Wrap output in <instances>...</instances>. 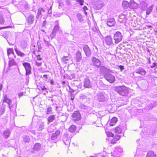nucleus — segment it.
I'll return each mask as SVG.
<instances>
[{"instance_id": "423d86ee", "label": "nucleus", "mask_w": 157, "mask_h": 157, "mask_svg": "<svg viewBox=\"0 0 157 157\" xmlns=\"http://www.w3.org/2000/svg\"><path fill=\"white\" fill-rule=\"evenodd\" d=\"M92 61L93 65L97 68H99L101 65V62L99 60L95 57H93L92 59Z\"/></svg>"}, {"instance_id": "412c9836", "label": "nucleus", "mask_w": 157, "mask_h": 157, "mask_svg": "<svg viewBox=\"0 0 157 157\" xmlns=\"http://www.w3.org/2000/svg\"><path fill=\"white\" fill-rule=\"evenodd\" d=\"M45 12V10H44L42 8H40L38 10L36 18L38 19L39 17H41L42 12Z\"/></svg>"}, {"instance_id": "ea45409f", "label": "nucleus", "mask_w": 157, "mask_h": 157, "mask_svg": "<svg viewBox=\"0 0 157 157\" xmlns=\"http://www.w3.org/2000/svg\"><path fill=\"white\" fill-rule=\"evenodd\" d=\"M52 111V108L51 107H49L48 108L46 112L47 114H50Z\"/></svg>"}, {"instance_id": "c03bdc74", "label": "nucleus", "mask_w": 157, "mask_h": 157, "mask_svg": "<svg viewBox=\"0 0 157 157\" xmlns=\"http://www.w3.org/2000/svg\"><path fill=\"white\" fill-rule=\"evenodd\" d=\"M44 126L43 123L40 124L39 125V129L40 130H42L44 128Z\"/></svg>"}, {"instance_id": "4d7b16f0", "label": "nucleus", "mask_w": 157, "mask_h": 157, "mask_svg": "<svg viewBox=\"0 0 157 157\" xmlns=\"http://www.w3.org/2000/svg\"><path fill=\"white\" fill-rule=\"evenodd\" d=\"M40 88H41V89L42 90H43L46 89V88H45V87L44 86H40Z\"/></svg>"}, {"instance_id": "49530a36", "label": "nucleus", "mask_w": 157, "mask_h": 157, "mask_svg": "<svg viewBox=\"0 0 157 157\" xmlns=\"http://www.w3.org/2000/svg\"><path fill=\"white\" fill-rule=\"evenodd\" d=\"M77 17L78 18V20L80 21H81V19H82V16L80 13H78L77 15Z\"/></svg>"}, {"instance_id": "f03ea898", "label": "nucleus", "mask_w": 157, "mask_h": 157, "mask_svg": "<svg viewBox=\"0 0 157 157\" xmlns=\"http://www.w3.org/2000/svg\"><path fill=\"white\" fill-rule=\"evenodd\" d=\"M113 39L116 44L120 42L122 39V36L121 33L119 32H116L114 35Z\"/></svg>"}, {"instance_id": "f704fd0d", "label": "nucleus", "mask_w": 157, "mask_h": 157, "mask_svg": "<svg viewBox=\"0 0 157 157\" xmlns=\"http://www.w3.org/2000/svg\"><path fill=\"white\" fill-rule=\"evenodd\" d=\"M94 6L95 9L99 10L102 8V5L101 4H96Z\"/></svg>"}, {"instance_id": "e433bc0d", "label": "nucleus", "mask_w": 157, "mask_h": 157, "mask_svg": "<svg viewBox=\"0 0 157 157\" xmlns=\"http://www.w3.org/2000/svg\"><path fill=\"white\" fill-rule=\"evenodd\" d=\"M98 98H103L104 97V93L102 92H100L97 95Z\"/></svg>"}, {"instance_id": "ddd939ff", "label": "nucleus", "mask_w": 157, "mask_h": 157, "mask_svg": "<svg viewBox=\"0 0 157 157\" xmlns=\"http://www.w3.org/2000/svg\"><path fill=\"white\" fill-rule=\"evenodd\" d=\"M130 6L133 9H136L139 7V5L136 3L133 0H130L129 2Z\"/></svg>"}, {"instance_id": "de8ad7c7", "label": "nucleus", "mask_w": 157, "mask_h": 157, "mask_svg": "<svg viewBox=\"0 0 157 157\" xmlns=\"http://www.w3.org/2000/svg\"><path fill=\"white\" fill-rule=\"evenodd\" d=\"M87 97V96H86V95L83 94H81L79 96L80 98H85Z\"/></svg>"}, {"instance_id": "9d476101", "label": "nucleus", "mask_w": 157, "mask_h": 157, "mask_svg": "<svg viewBox=\"0 0 157 157\" xmlns=\"http://www.w3.org/2000/svg\"><path fill=\"white\" fill-rule=\"evenodd\" d=\"M84 86L85 87L89 88L91 87L90 81L88 77H86L84 79Z\"/></svg>"}, {"instance_id": "13d9d810", "label": "nucleus", "mask_w": 157, "mask_h": 157, "mask_svg": "<svg viewBox=\"0 0 157 157\" xmlns=\"http://www.w3.org/2000/svg\"><path fill=\"white\" fill-rule=\"evenodd\" d=\"M74 92H72L70 93V94L71 96V98H74L75 97V96L73 94Z\"/></svg>"}, {"instance_id": "473e14b6", "label": "nucleus", "mask_w": 157, "mask_h": 157, "mask_svg": "<svg viewBox=\"0 0 157 157\" xmlns=\"http://www.w3.org/2000/svg\"><path fill=\"white\" fill-rule=\"evenodd\" d=\"M153 8V6H149L147 10L146 14L149 15L151 12Z\"/></svg>"}, {"instance_id": "72a5a7b5", "label": "nucleus", "mask_w": 157, "mask_h": 157, "mask_svg": "<svg viewBox=\"0 0 157 157\" xmlns=\"http://www.w3.org/2000/svg\"><path fill=\"white\" fill-rule=\"evenodd\" d=\"M121 129L119 127H117L115 129V132L117 134H119L121 133Z\"/></svg>"}, {"instance_id": "a878e982", "label": "nucleus", "mask_w": 157, "mask_h": 157, "mask_svg": "<svg viewBox=\"0 0 157 157\" xmlns=\"http://www.w3.org/2000/svg\"><path fill=\"white\" fill-rule=\"evenodd\" d=\"M16 62L13 59H11L9 61V67H11L12 66L16 65Z\"/></svg>"}, {"instance_id": "774afa93", "label": "nucleus", "mask_w": 157, "mask_h": 157, "mask_svg": "<svg viewBox=\"0 0 157 157\" xmlns=\"http://www.w3.org/2000/svg\"><path fill=\"white\" fill-rule=\"evenodd\" d=\"M37 60H40L42 59V58H41L40 57H39L38 56H37Z\"/></svg>"}, {"instance_id": "680f3d73", "label": "nucleus", "mask_w": 157, "mask_h": 157, "mask_svg": "<svg viewBox=\"0 0 157 157\" xmlns=\"http://www.w3.org/2000/svg\"><path fill=\"white\" fill-rule=\"evenodd\" d=\"M71 76L72 78L73 79L75 78V74H71Z\"/></svg>"}, {"instance_id": "a211bd4d", "label": "nucleus", "mask_w": 157, "mask_h": 157, "mask_svg": "<svg viewBox=\"0 0 157 157\" xmlns=\"http://www.w3.org/2000/svg\"><path fill=\"white\" fill-rule=\"evenodd\" d=\"M14 50L17 56L21 57H24L25 56V54L17 49V48L16 46L14 47Z\"/></svg>"}, {"instance_id": "f257e3e1", "label": "nucleus", "mask_w": 157, "mask_h": 157, "mask_svg": "<svg viewBox=\"0 0 157 157\" xmlns=\"http://www.w3.org/2000/svg\"><path fill=\"white\" fill-rule=\"evenodd\" d=\"M116 90L120 95L126 96L128 94V90L127 88L124 86H119L116 88Z\"/></svg>"}, {"instance_id": "dca6fc26", "label": "nucleus", "mask_w": 157, "mask_h": 157, "mask_svg": "<svg viewBox=\"0 0 157 157\" xmlns=\"http://www.w3.org/2000/svg\"><path fill=\"white\" fill-rule=\"evenodd\" d=\"M100 71L104 74H108L110 72V70L104 66H101L100 68Z\"/></svg>"}, {"instance_id": "bf43d9fd", "label": "nucleus", "mask_w": 157, "mask_h": 157, "mask_svg": "<svg viewBox=\"0 0 157 157\" xmlns=\"http://www.w3.org/2000/svg\"><path fill=\"white\" fill-rule=\"evenodd\" d=\"M23 95V92H20L18 94V97L19 98L21 97Z\"/></svg>"}, {"instance_id": "8fccbe9b", "label": "nucleus", "mask_w": 157, "mask_h": 157, "mask_svg": "<svg viewBox=\"0 0 157 157\" xmlns=\"http://www.w3.org/2000/svg\"><path fill=\"white\" fill-rule=\"evenodd\" d=\"M157 65V64L155 63H153L152 65L150 67L151 68H153L154 67H156Z\"/></svg>"}, {"instance_id": "a18cd8bd", "label": "nucleus", "mask_w": 157, "mask_h": 157, "mask_svg": "<svg viewBox=\"0 0 157 157\" xmlns=\"http://www.w3.org/2000/svg\"><path fill=\"white\" fill-rule=\"evenodd\" d=\"M67 56H63V57H62V61L64 62L68 61V59H67Z\"/></svg>"}, {"instance_id": "5fc2aeb1", "label": "nucleus", "mask_w": 157, "mask_h": 157, "mask_svg": "<svg viewBox=\"0 0 157 157\" xmlns=\"http://www.w3.org/2000/svg\"><path fill=\"white\" fill-rule=\"evenodd\" d=\"M52 6H51L50 7V8L48 10V13L49 14H50L52 13Z\"/></svg>"}, {"instance_id": "6e6d98bb", "label": "nucleus", "mask_w": 157, "mask_h": 157, "mask_svg": "<svg viewBox=\"0 0 157 157\" xmlns=\"http://www.w3.org/2000/svg\"><path fill=\"white\" fill-rule=\"evenodd\" d=\"M84 2V1L82 0H80L79 2H78L79 4H80V5H83V3Z\"/></svg>"}, {"instance_id": "6ab92c4d", "label": "nucleus", "mask_w": 157, "mask_h": 157, "mask_svg": "<svg viewBox=\"0 0 157 157\" xmlns=\"http://www.w3.org/2000/svg\"><path fill=\"white\" fill-rule=\"evenodd\" d=\"M82 58L81 53L79 51L76 52V54L75 60L77 62H79Z\"/></svg>"}, {"instance_id": "393cba45", "label": "nucleus", "mask_w": 157, "mask_h": 157, "mask_svg": "<svg viewBox=\"0 0 157 157\" xmlns=\"http://www.w3.org/2000/svg\"><path fill=\"white\" fill-rule=\"evenodd\" d=\"M59 134V131H56L54 133L52 134L51 137V139L52 140H55Z\"/></svg>"}, {"instance_id": "79ce46f5", "label": "nucleus", "mask_w": 157, "mask_h": 157, "mask_svg": "<svg viewBox=\"0 0 157 157\" xmlns=\"http://www.w3.org/2000/svg\"><path fill=\"white\" fill-rule=\"evenodd\" d=\"M5 111V108L4 107H2L0 109V114L1 115H2L4 113Z\"/></svg>"}, {"instance_id": "f3484780", "label": "nucleus", "mask_w": 157, "mask_h": 157, "mask_svg": "<svg viewBox=\"0 0 157 157\" xmlns=\"http://www.w3.org/2000/svg\"><path fill=\"white\" fill-rule=\"evenodd\" d=\"M10 134V130L9 129L5 130L3 132V136L6 139H7L9 137Z\"/></svg>"}, {"instance_id": "2f4dec72", "label": "nucleus", "mask_w": 157, "mask_h": 157, "mask_svg": "<svg viewBox=\"0 0 157 157\" xmlns=\"http://www.w3.org/2000/svg\"><path fill=\"white\" fill-rule=\"evenodd\" d=\"M12 54L13 55H14V53L13 52V48H9L7 49V54L8 56L9 57V56L10 54Z\"/></svg>"}, {"instance_id": "603ef678", "label": "nucleus", "mask_w": 157, "mask_h": 157, "mask_svg": "<svg viewBox=\"0 0 157 157\" xmlns=\"http://www.w3.org/2000/svg\"><path fill=\"white\" fill-rule=\"evenodd\" d=\"M117 141L120 138V136H117L114 138Z\"/></svg>"}, {"instance_id": "f8f14e48", "label": "nucleus", "mask_w": 157, "mask_h": 157, "mask_svg": "<svg viewBox=\"0 0 157 157\" xmlns=\"http://www.w3.org/2000/svg\"><path fill=\"white\" fill-rule=\"evenodd\" d=\"M63 140L65 145L68 146L70 144V139L68 138V135L67 133L64 135Z\"/></svg>"}, {"instance_id": "4c0bfd02", "label": "nucleus", "mask_w": 157, "mask_h": 157, "mask_svg": "<svg viewBox=\"0 0 157 157\" xmlns=\"http://www.w3.org/2000/svg\"><path fill=\"white\" fill-rule=\"evenodd\" d=\"M55 119V116L52 115L49 117L48 119V121L49 122H52Z\"/></svg>"}, {"instance_id": "e2e57ef3", "label": "nucleus", "mask_w": 157, "mask_h": 157, "mask_svg": "<svg viewBox=\"0 0 157 157\" xmlns=\"http://www.w3.org/2000/svg\"><path fill=\"white\" fill-rule=\"evenodd\" d=\"M69 91L70 93L74 92V90L73 89H71L69 86Z\"/></svg>"}, {"instance_id": "c85d7f7f", "label": "nucleus", "mask_w": 157, "mask_h": 157, "mask_svg": "<svg viewBox=\"0 0 157 157\" xmlns=\"http://www.w3.org/2000/svg\"><path fill=\"white\" fill-rule=\"evenodd\" d=\"M23 140L25 143H29L30 141V139L29 136H25L23 137Z\"/></svg>"}, {"instance_id": "4468645a", "label": "nucleus", "mask_w": 157, "mask_h": 157, "mask_svg": "<svg viewBox=\"0 0 157 157\" xmlns=\"http://www.w3.org/2000/svg\"><path fill=\"white\" fill-rule=\"evenodd\" d=\"M105 41L106 43L108 45H110L113 43V39L110 36H108L105 37Z\"/></svg>"}, {"instance_id": "bb28decb", "label": "nucleus", "mask_w": 157, "mask_h": 157, "mask_svg": "<svg viewBox=\"0 0 157 157\" xmlns=\"http://www.w3.org/2000/svg\"><path fill=\"white\" fill-rule=\"evenodd\" d=\"M3 101L4 102H6L9 105V107L11 109L13 107L12 106L10 105L11 101L9 99H4Z\"/></svg>"}, {"instance_id": "c9c22d12", "label": "nucleus", "mask_w": 157, "mask_h": 157, "mask_svg": "<svg viewBox=\"0 0 157 157\" xmlns=\"http://www.w3.org/2000/svg\"><path fill=\"white\" fill-rule=\"evenodd\" d=\"M21 45L23 48H25L27 46V44L25 41H23L21 42Z\"/></svg>"}, {"instance_id": "338daca9", "label": "nucleus", "mask_w": 157, "mask_h": 157, "mask_svg": "<svg viewBox=\"0 0 157 157\" xmlns=\"http://www.w3.org/2000/svg\"><path fill=\"white\" fill-rule=\"evenodd\" d=\"M29 131L30 132H31L32 133L35 134V132L34 130H29Z\"/></svg>"}, {"instance_id": "39448f33", "label": "nucleus", "mask_w": 157, "mask_h": 157, "mask_svg": "<svg viewBox=\"0 0 157 157\" xmlns=\"http://www.w3.org/2000/svg\"><path fill=\"white\" fill-rule=\"evenodd\" d=\"M122 152V149L119 147H117L115 148L114 152L113 153V156L115 157H120V155H121ZM113 153H111L112 155Z\"/></svg>"}, {"instance_id": "3c124183", "label": "nucleus", "mask_w": 157, "mask_h": 157, "mask_svg": "<svg viewBox=\"0 0 157 157\" xmlns=\"http://www.w3.org/2000/svg\"><path fill=\"white\" fill-rule=\"evenodd\" d=\"M117 140L115 139L114 138L113 140L111 141V143L113 144H114L116 143Z\"/></svg>"}, {"instance_id": "1a4fd4ad", "label": "nucleus", "mask_w": 157, "mask_h": 157, "mask_svg": "<svg viewBox=\"0 0 157 157\" xmlns=\"http://www.w3.org/2000/svg\"><path fill=\"white\" fill-rule=\"evenodd\" d=\"M116 22L114 18H109L107 19L106 24L109 27L113 26Z\"/></svg>"}, {"instance_id": "20e7f679", "label": "nucleus", "mask_w": 157, "mask_h": 157, "mask_svg": "<svg viewBox=\"0 0 157 157\" xmlns=\"http://www.w3.org/2000/svg\"><path fill=\"white\" fill-rule=\"evenodd\" d=\"M104 78L110 83L114 82L115 78L114 77L109 73L105 74L104 75Z\"/></svg>"}, {"instance_id": "052dcab7", "label": "nucleus", "mask_w": 157, "mask_h": 157, "mask_svg": "<svg viewBox=\"0 0 157 157\" xmlns=\"http://www.w3.org/2000/svg\"><path fill=\"white\" fill-rule=\"evenodd\" d=\"M43 78H44L45 80H46L48 79V76L46 75H43Z\"/></svg>"}, {"instance_id": "cd10ccee", "label": "nucleus", "mask_w": 157, "mask_h": 157, "mask_svg": "<svg viewBox=\"0 0 157 157\" xmlns=\"http://www.w3.org/2000/svg\"><path fill=\"white\" fill-rule=\"evenodd\" d=\"M147 157H156V155L153 151H150L147 152Z\"/></svg>"}, {"instance_id": "69168bd1", "label": "nucleus", "mask_w": 157, "mask_h": 157, "mask_svg": "<svg viewBox=\"0 0 157 157\" xmlns=\"http://www.w3.org/2000/svg\"><path fill=\"white\" fill-rule=\"evenodd\" d=\"M81 107L82 108H83L84 109H86L87 108V107L86 106H85L84 105H82Z\"/></svg>"}, {"instance_id": "4be33fe9", "label": "nucleus", "mask_w": 157, "mask_h": 157, "mask_svg": "<svg viewBox=\"0 0 157 157\" xmlns=\"http://www.w3.org/2000/svg\"><path fill=\"white\" fill-rule=\"evenodd\" d=\"M126 18L125 16L121 15L119 16L118 21L121 23H125L126 21Z\"/></svg>"}, {"instance_id": "5701e85b", "label": "nucleus", "mask_w": 157, "mask_h": 157, "mask_svg": "<svg viewBox=\"0 0 157 157\" xmlns=\"http://www.w3.org/2000/svg\"><path fill=\"white\" fill-rule=\"evenodd\" d=\"M41 147V145L39 143H36L34 145L33 148V150L36 151L39 150Z\"/></svg>"}, {"instance_id": "6e6552de", "label": "nucleus", "mask_w": 157, "mask_h": 157, "mask_svg": "<svg viewBox=\"0 0 157 157\" xmlns=\"http://www.w3.org/2000/svg\"><path fill=\"white\" fill-rule=\"evenodd\" d=\"M83 49L86 55L87 56H90L91 54V52L89 47L87 45L84 46Z\"/></svg>"}, {"instance_id": "c756f323", "label": "nucleus", "mask_w": 157, "mask_h": 157, "mask_svg": "<svg viewBox=\"0 0 157 157\" xmlns=\"http://www.w3.org/2000/svg\"><path fill=\"white\" fill-rule=\"evenodd\" d=\"M130 5L129 3L126 1H123L122 3V5L124 8H127Z\"/></svg>"}, {"instance_id": "aec40b11", "label": "nucleus", "mask_w": 157, "mask_h": 157, "mask_svg": "<svg viewBox=\"0 0 157 157\" xmlns=\"http://www.w3.org/2000/svg\"><path fill=\"white\" fill-rule=\"evenodd\" d=\"M139 6L142 10H145L147 8V5L145 2H140Z\"/></svg>"}, {"instance_id": "58836bf2", "label": "nucleus", "mask_w": 157, "mask_h": 157, "mask_svg": "<svg viewBox=\"0 0 157 157\" xmlns=\"http://www.w3.org/2000/svg\"><path fill=\"white\" fill-rule=\"evenodd\" d=\"M56 33L53 30L50 36L52 39L54 38L56 36Z\"/></svg>"}, {"instance_id": "9b49d317", "label": "nucleus", "mask_w": 157, "mask_h": 157, "mask_svg": "<svg viewBox=\"0 0 157 157\" xmlns=\"http://www.w3.org/2000/svg\"><path fill=\"white\" fill-rule=\"evenodd\" d=\"M26 20L29 24H32L34 21V16L33 15H30L26 18Z\"/></svg>"}, {"instance_id": "09e8293b", "label": "nucleus", "mask_w": 157, "mask_h": 157, "mask_svg": "<svg viewBox=\"0 0 157 157\" xmlns=\"http://www.w3.org/2000/svg\"><path fill=\"white\" fill-rule=\"evenodd\" d=\"M4 19L3 18L0 17V24H2L4 23Z\"/></svg>"}, {"instance_id": "a19ab883", "label": "nucleus", "mask_w": 157, "mask_h": 157, "mask_svg": "<svg viewBox=\"0 0 157 157\" xmlns=\"http://www.w3.org/2000/svg\"><path fill=\"white\" fill-rule=\"evenodd\" d=\"M59 27L58 25H56L54 27L53 31L56 33V31L59 29Z\"/></svg>"}, {"instance_id": "0eeeda50", "label": "nucleus", "mask_w": 157, "mask_h": 157, "mask_svg": "<svg viewBox=\"0 0 157 157\" xmlns=\"http://www.w3.org/2000/svg\"><path fill=\"white\" fill-rule=\"evenodd\" d=\"M72 118L74 121H79L80 119L81 115L80 113L78 111H76L74 112L72 115Z\"/></svg>"}, {"instance_id": "2eb2a0df", "label": "nucleus", "mask_w": 157, "mask_h": 157, "mask_svg": "<svg viewBox=\"0 0 157 157\" xmlns=\"http://www.w3.org/2000/svg\"><path fill=\"white\" fill-rule=\"evenodd\" d=\"M135 72L142 75H145L146 73V71L142 68H139L136 70Z\"/></svg>"}, {"instance_id": "7c9ffc66", "label": "nucleus", "mask_w": 157, "mask_h": 157, "mask_svg": "<svg viewBox=\"0 0 157 157\" xmlns=\"http://www.w3.org/2000/svg\"><path fill=\"white\" fill-rule=\"evenodd\" d=\"M76 128V126L75 125H72L69 128V130L70 132H73L75 131Z\"/></svg>"}, {"instance_id": "0e129e2a", "label": "nucleus", "mask_w": 157, "mask_h": 157, "mask_svg": "<svg viewBox=\"0 0 157 157\" xmlns=\"http://www.w3.org/2000/svg\"><path fill=\"white\" fill-rule=\"evenodd\" d=\"M119 67L121 71L124 69V66H123L120 65L119 66Z\"/></svg>"}, {"instance_id": "7ed1b4c3", "label": "nucleus", "mask_w": 157, "mask_h": 157, "mask_svg": "<svg viewBox=\"0 0 157 157\" xmlns=\"http://www.w3.org/2000/svg\"><path fill=\"white\" fill-rule=\"evenodd\" d=\"M23 65L25 69L26 75L30 74L31 73V67L30 63L27 62H25L23 63Z\"/></svg>"}, {"instance_id": "b1692460", "label": "nucleus", "mask_w": 157, "mask_h": 157, "mask_svg": "<svg viewBox=\"0 0 157 157\" xmlns=\"http://www.w3.org/2000/svg\"><path fill=\"white\" fill-rule=\"evenodd\" d=\"M117 121V118L116 117H113L109 123V125L110 126H113L116 123Z\"/></svg>"}, {"instance_id": "37998d69", "label": "nucleus", "mask_w": 157, "mask_h": 157, "mask_svg": "<svg viewBox=\"0 0 157 157\" xmlns=\"http://www.w3.org/2000/svg\"><path fill=\"white\" fill-rule=\"evenodd\" d=\"M106 134L108 137H113L114 136L113 134L110 132H106Z\"/></svg>"}, {"instance_id": "864d4df0", "label": "nucleus", "mask_w": 157, "mask_h": 157, "mask_svg": "<svg viewBox=\"0 0 157 157\" xmlns=\"http://www.w3.org/2000/svg\"><path fill=\"white\" fill-rule=\"evenodd\" d=\"M41 65V62H38L37 61H36V65L38 66H40Z\"/></svg>"}]
</instances>
